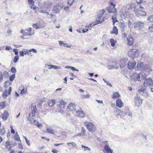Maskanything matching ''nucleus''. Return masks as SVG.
I'll use <instances>...</instances> for the list:
<instances>
[{"instance_id": "1", "label": "nucleus", "mask_w": 153, "mask_h": 153, "mask_svg": "<svg viewBox=\"0 0 153 153\" xmlns=\"http://www.w3.org/2000/svg\"><path fill=\"white\" fill-rule=\"evenodd\" d=\"M115 0H111L108 2V10L110 13L116 14L117 12V9L115 7L116 5V2L114 1Z\"/></svg>"}, {"instance_id": "2", "label": "nucleus", "mask_w": 153, "mask_h": 153, "mask_svg": "<svg viewBox=\"0 0 153 153\" xmlns=\"http://www.w3.org/2000/svg\"><path fill=\"white\" fill-rule=\"evenodd\" d=\"M146 7L141 5H140L139 8L135 9L134 11L136 15L138 17L146 16V13L145 11H143L144 10V7Z\"/></svg>"}, {"instance_id": "20", "label": "nucleus", "mask_w": 153, "mask_h": 153, "mask_svg": "<svg viewBox=\"0 0 153 153\" xmlns=\"http://www.w3.org/2000/svg\"><path fill=\"white\" fill-rule=\"evenodd\" d=\"M103 151L104 153L106 152V153H113V150L111 149L108 145H106L104 146V149Z\"/></svg>"}, {"instance_id": "42", "label": "nucleus", "mask_w": 153, "mask_h": 153, "mask_svg": "<svg viewBox=\"0 0 153 153\" xmlns=\"http://www.w3.org/2000/svg\"><path fill=\"white\" fill-rule=\"evenodd\" d=\"M75 0H68V5L71 6L74 2Z\"/></svg>"}, {"instance_id": "44", "label": "nucleus", "mask_w": 153, "mask_h": 153, "mask_svg": "<svg viewBox=\"0 0 153 153\" xmlns=\"http://www.w3.org/2000/svg\"><path fill=\"white\" fill-rule=\"evenodd\" d=\"M28 3L30 4L31 6H33L35 2L33 0H27Z\"/></svg>"}, {"instance_id": "29", "label": "nucleus", "mask_w": 153, "mask_h": 153, "mask_svg": "<svg viewBox=\"0 0 153 153\" xmlns=\"http://www.w3.org/2000/svg\"><path fill=\"white\" fill-rule=\"evenodd\" d=\"M136 2L138 4L140 5L142 4V6L146 7V3L145 1H143V0H136Z\"/></svg>"}, {"instance_id": "23", "label": "nucleus", "mask_w": 153, "mask_h": 153, "mask_svg": "<svg viewBox=\"0 0 153 153\" xmlns=\"http://www.w3.org/2000/svg\"><path fill=\"white\" fill-rule=\"evenodd\" d=\"M120 95L118 92H114L111 95V97L113 99H119L120 97Z\"/></svg>"}, {"instance_id": "53", "label": "nucleus", "mask_w": 153, "mask_h": 153, "mask_svg": "<svg viewBox=\"0 0 153 153\" xmlns=\"http://www.w3.org/2000/svg\"><path fill=\"white\" fill-rule=\"evenodd\" d=\"M24 138L25 139L27 144H28V145L30 146V141L28 140L27 138L26 137L24 136Z\"/></svg>"}, {"instance_id": "22", "label": "nucleus", "mask_w": 153, "mask_h": 153, "mask_svg": "<svg viewBox=\"0 0 153 153\" xmlns=\"http://www.w3.org/2000/svg\"><path fill=\"white\" fill-rule=\"evenodd\" d=\"M9 116V113L8 112L5 111L1 114V118L3 120H6Z\"/></svg>"}, {"instance_id": "46", "label": "nucleus", "mask_w": 153, "mask_h": 153, "mask_svg": "<svg viewBox=\"0 0 153 153\" xmlns=\"http://www.w3.org/2000/svg\"><path fill=\"white\" fill-rule=\"evenodd\" d=\"M67 144L69 146H71L72 147H74L76 145V144L74 142L68 143Z\"/></svg>"}, {"instance_id": "17", "label": "nucleus", "mask_w": 153, "mask_h": 153, "mask_svg": "<svg viewBox=\"0 0 153 153\" xmlns=\"http://www.w3.org/2000/svg\"><path fill=\"white\" fill-rule=\"evenodd\" d=\"M104 21V20L103 19H102L101 20H100V19L97 20L94 23H92L91 24H89L88 27L86 26V27H87L88 28H90V27H92V26L96 25L98 24H99L100 23H101Z\"/></svg>"}, {"instance_id": "35", "label": "nucleus", "mask_w": 153, "mask_h": 153, "mask_svg": "<svg viewBox=\"0 0 153 153\" xmlns=\"http://www.w3.org/2000/svg\"><path fill=\"white\" fill-rule=\"evenodd\" d=\"M112 19L113 20V25H114L115 23L118 21L117 19V17L115 16H113L112 17Z\"/></svg>"}, {"instance_id": "12", "label": "nucleus", "mask_w": 153, "mask_h": 153, "mask_svg": "<svg viewBox=\"0 0 153 153\" xmlns=\"http://www.w3.org/2000/svg\"><path fill=\"white\" fill-rule=\"evenodd\" d=\"M134 41V38L131 36H129L126 38V42L128 46H132Z\"/></svg>"}, {"instance_id": "31", "label": "nucleus", "mask_w": 153, "mask_h": 153, "mask_svg": "<svg viewBox=\"0 0 153 153\" xmlns=\"http://www.w3.org/2000/svg\"><path fill=\"white\" fill-rule=\"evenodd\" d=\"M126 65V61L125 59H122L120 60V66L121 68L124 67Z\"/></svg>"}, {"instance_id": "7", "label": "nucleus", "mask_w": 153, "mask_h": 153, "mask_svg": "<svg viewBox=\"0 0 153 153\" xmlns=\"http://www.w3.org/2000/svg\"><path fill=\"white\" fill-rule=\"evenodd\" d=\"M76 109V106L74 103H71L67 106V111L68 114L73 113Z\"/></svg>"}, {"instance_id": "30", "label": "nucleus", "mask_w": 153, "mask_h": 153, "mask_svg": "<svg viewBox=\"0 0 153 153\" xmlns=\"http://www.w3.org/2000/svg\"><path fill=\"white\" fill-rule=\"evenodd\" d=\"M33 52L35 53H36L37 52V51L36 49H31L28 50V55H30L31 56H33V54L31 52Z\"/></svg>"}, {"instance_id": "48", "label": "nucleus", "mask_w": 153, "mask_h": 153, "mask_svg": "<svg viewBox=\"0 0 153 153\" xmlns=\"http://www.w3.org/2000/svg\"><path fill=\"white\" fill-rule=\"evenodd\" d=\"M148 29L149 32H153V24H152L151 26L149 27Z\"/></svg>"}, {"instance_id": "16", "label": "nucleus", "mask_w": 153, "mask_h": 153, "mask_svg": "<svg viewBox=\"0 0 153 153\" xmlns=\"http://www.w3.org/2000/svg\"><path fill=\"white\" fill-rule=\"evenodd\" d=\"M11 91V88L10 86H9L8 91L7 90H5L3 92L2 94V97L4 98H6L8 95L10 94Z\"/></svg>"}, {"instance_id": "64", "label": "nucleus", "mask_w": 153, "mask_h": 153, "mask_svg": "<svg viewBox=\"0 0 153 153\" xmlns=\"http://www.w3.org/2000/svg\"><path fill=\"white\" fill-rule=\"evenodd\" d=\"M11 48L10 46H7L6 47V49L7 50H9L11 49Z\"/></svg>"}, {"instance_id": "27", "label": "nucleus", "mask_w": 153, "mask_h": 153, "mask_svg": "<svg viewBox=\"0 0 153 153\" xmlns=\"http://www.w3.org/2000/svg\"><path fill=\"white\" fill-rule=\"evenodd\" d=\"M128 14L129 13L127 11H123L120 14V17L122 18L125 19L127 17Z\"/></svg>"}, {"instance_id": "59", "label": "nucleus", "mask_w": 153, "mask_h": 153, "mask_svg": "<svg viewBox=\"0 0 153 153\" xmlns=\"http://www.w3.org/2000/svg\"><path fill=\"white\" fill-rule=\"evenodd\" d=\"M81 146L82 148H84L85 150H89L90 149L88 147H86V146H84L83 145H82Z\"/></svg>"}, {"instance_id": "33", "label": "nucleus", "mask_w": 153, "mask_h": 153, "mask_svg": "<svg viewBox=\"0 0 153 153\" xmlns=\"http://www.w3.org/2000/svg\"><path fill=\"white\" fill-rule=\"evenodd\" d=\"M123 111H121L120 109H118L117 108L116 110L114 111V112L115 115L118 116L120 115V114L122 113Z\"/></svg>"}, {"instance_id": "37", "label": "nucleus", "mask_w": 153, "mask_h": 153, "mask_svg": "<svg viewBox=\"0 0 153 153\" xmlns=\"http://www.w3.org/2000/svg\"><path fill=\"white\" fill-rule=\"evenodd\" d=\"M50 9L49 8L47 7V10H41L39 11V12L40 13H46L47 14H49V13L48 12H47V11H50Z\"/></svg>"}, {"instance_id": "47", "label": "nucleus", "mask_w": 153, "mask_h": 153, "mask_svg": "<svg viewBox=\"0 0 153 153\" xmlns=\"http://www.w3.org/2000/svg\"><path fill=\"white\" fill-rule=\"evenodd\" d=\"M148 20L151 22H153V15L149 16L148 17Z\"/></svg>"}, {"instance_id": "21", "label": "nucleus", "mask_w": 153, "mask_h": 153, "mask_svg": "<svg viewBox=\"0 0 153 153\" xmlns=\"http://www.w3.org/2000/svg\"><path fill=\"white\" fill-rule=\"evenodd\" d=\"M27 92V88H24V86L21 85L19 87L18 92L21 94H24Z\"/></svg>"}, {"instance_id": "3", "label": "nucleus", "mask_w": 153, "mask_h": 153, "mask_svg": "<svg viewBox=\"0 0 153 153\" xmlns=\"http://www.w3.org/2000/svg\"><path fill=\"white\" fill-rule=\"evenodd\" d=\"M31 108V113L29 114L27 119L30 121L32 122L34 119L33 117H35L37 112L36 105H33V103H32Z\"/></svg>"}, {"instance_id": "56", "label": "nucleus", "mask_w": 153, "mask_h": 153, "mask_svg": "<svg viewBox=\"0 0 153 153\" xmlns=\"http://www.w3.org/2000/svg\"><path fill=\"white\" fill-rule=\"evenodd\" d=\"M89 97V96L88 94H87L85 95H83L82 96V97L83 98H88Z\"/></svg>"}, {"instance_id": "19", "label": "nucleus", "mask_w": 153, "mask_h": 153, "mask_svg": "<svg viewBox=\"0 0 153 153\" xmlns=\"http://www.w3.org/2000/svg\"><path fill=\"white\" fill-rule=\"evenodd\" d=\"M116 105L119 108H121L124 106V103L120 99H118L116 101Z\"/></svg>"}, {"instance_id": "34", "label": "nucleus", "mask_w": 153, "mask_h": 153, "mask_svg": "<svg viewBox=\"0 0 153 153\" xmlns=\"http://www.w3.org/2000/svg\"><path fill=\"white\" fill-rule=\"evenodd\" d=\"M110 42L111 43V46L113 47H114L115 46L117 42V41L113 39H110Z\"/></svg>"}, {"instance_id": "15", "label": "nucleus", "mask_w": 153, "mask_h": 153, "mask_svg": "<svg viewBox=\"0 0 153 153\" xmlns=\"http://www.w3.org/2000/svg\"><path fill=\"white\" fill-rule=\"evenodd\" d=\"M146 88H142L138 90V92L140 94L142 95L148 97L149 96L148 93L146 91Z\"/></svg>"}, {"instance_id": "57", "label": "nucleus", "mask_w": 153, "mask_h": 153, "mask_svg": "<svg viewBox=\"0 0 153 153\" xmlns=\"http://www.w3.org/2000/svg\"><path fill=\"white\" fill-rule=\"evenodd\" d=\"M10 128H11V133L12 134H14L15 133V131L13 129V127L12 126H10Z\"/></svg>"}, {"instance_id": "9", "label": "nucleus", "mask_w": 153, "mask_h": 153, "mask_svg": "<svg viewBox=\"0 0 153 153\" xmlns=\"http://www.w3.org/2000/svg\"><path fill=\"white\" fill-rule=\"evenodd\" d=\"M144 86L145 87H150L153 85V81L151 78L146 79L144 81Z\"/></svg>"}, {"instance_id": "38", "label": "nucleus", "mask_w": 153, "mask_h": 153, "mask_svg": "<svg viewBox=\"0 0 153 153\" xmlns=\"http://www.w3.org/2000/svg\"><path fill=\"white\" fill-rule=\"evenodd\" d=\"M33 28H35L36 29H39L42 27V26L38 25L36 24H33Z\"/></svg>"}, {"instance_id": "58", "label": "nucleus", "mask_w": 153, "mask_h": 153, "mask_svg": "<svg viewBox=\"0 0 153 153\" xmlns=\"http://www.w3.org/2000/svg\"><path fill=\"white\" fill-rule=\"evenodd\" d=\"M19 55L21 56H24V53L23 51H19Z\"/></svg>"}, {"instance_id": "40", "label": "nucleus", "mask_w": 153, "mask_h": 153, "mask_svg": "<svg viewBox=\"0 0 153 153\" xmlns=\"http://www.w3.org/2000/svg\"><path fill=\"white\" fill-rule=\"evenodd\" d=\"M10 85V83L8 81H6L5 82L4 85V87L6 89L7 88V87L9 86Z\"/></svg>"}, {"instance_id": "45", "label": "nucleus", "mask_w": 153, "mask_h": 153, "mask_svg": "<svg viewBox=\"0 0 153 153\" xmlns=\"http://www.w3.org/2000/svg\"><path fill=\"white\" fill-rule=\"evenodd\" d=\"M33 6H30V7L31 9H33L34 10H36L37 11H39V8L38 7H36V6H34L33 7Z\"/></svg>"}, {"instance_id": "11", "label": "nucleus", "mask_w": 153, "mask_h": 153, "mask_svg": "<svg viewBox=\"0 0 153 153\" xmlns=\"http://www.w3.org/2000/svg\"><path fill=\"white\" fill-rule=\"evenodd\" d=\"M144 25V23L141 22H137L134 24V29L136 30H138L142 27Z\"/></svg>"}, {"instance_id": "39", "label": "nucleus", "mask_w": 153, "mask_h": 153, "mask_svg": "<svg viewBox=\"0 0 153 153\" xmlns=\"http://www.w3.org/2000/svg\"><path fill=\"white\" fill-rule=\"evenodd\" d=\"M46 130L48 133L54 134L55 133V131L52 129H51L49 128H47Z\"/></svg>"}, {"instance_id": "28", "label": "nucleus", "mask_w": 153, "mask_h": 153, "mask_svg": "<svg viewBox=\"0 0 153 153\" xmlns=\"http://www.w3.org/2000/svg\"><path fill=\"white\" fill-rule=\"evenodd\" d=\"M105 11L104 9L100 10L98 13V16L99 19L102 17L104 13H105Z\"/></svg>"}, {"instance_id": "24", "label": "nucleus", "mask_w": 153, "mask_h": 153, "mask_svg": "<svg viewBox=\"0 0 153 153\" xmlns=\"http://www.w3.org/2000/svg\"><path fill=\"white\" fill-rule=\"evenodd\" d=\"M48 103L49 106H52L55 104L56 100L54 99L49 100L48 101Z\"/></svg>"}, {"instance_id": "50", "label": "nucleus", "mask_w": 153, "mask_h": 153, "mask_svg": "<svg viewBox=\"0 0 153 153\" xmlns=\"http://www.w3.org/2000/svg\"><path fill=\"white\" fill-rule=\"evenodd\" d=\"M11 71L13 73H15L16 71V70L14 67H12L11 69Z\"/></svg>"}, {"instance_id": "51", "label": "nucleus", "mask_w": 153, "mask_h": 153, "mask_svg": "<svg viewBox=\"0 0 153 153\" xmlns=\"http://www.w3.org/2000/svg\"><path fill=\"white\" fill-rule=\"evenodd\" d=\"M5 102H2L1 103V107H2L1 108H3L5 107Z\"/></svg>"}, {"instance_id": "5", "label": "nucleus", "mask_w": 153, "mask_h": 153, "mask_svg": "<svg viewBox=\"0 0 153 153\" xmlns=\"http://www.w3.org/2000/svg\"><path fill=\"white\" fill-rule=\"evenodd\" d=\"M128 55L133 59L139 56L138 51L136 49H131L128 52Z\"/></svg>"}, {"instance_id": "18", "label": "nucleus", "mask_w": 153, "mask_h": 153, "mask_svg": "<svg viewBox=\"0 0 153 153\" xmlns=\"http://www.w3.org/2000/svg\"><path fill=\"white\" fill-rule=\"evenodd\" d=\"M61 8V6L59 4H58L56 5L53 7L52 10L53 13H59Z\"/></svg>"}, {"instance_id": "13", "label": "nucleus", "mask_w": 153, "mask_h": 153, "mask_svg": "<svg viewBox=\"0 0 153 153\" xmlns=\"http://www.w3.org/2000/svg\"><path fill=\"white\" fill-rule=\"evenodd\" d=\"M136 62L133 59L130 60L128 63V68L129 69H133L135 68Z\"/></svg>"}, {"instance_id": "55", "label": "nucleus", "mask_w": 153, "mask_h": 153, "mask_svg": "<svg viewBox=\"0 0 153 153\" xmlns=\"http://www.w3.org/2000/svg\"><path fill=\"white\" fill-rule=\"evenodd\" d=\"M51 151L53 153H57L58 152L57 149H52Z\"/></svg>"}, {"instance_id": "25", "label": "nucleus", "mask_w": 153, "mask_h": 153, "mask_svg": "<svg viewBox=\"0 0 153 153\" xmlns=\"http://www.w3.org/2000/svg\"><path fill=\"white\" fill-rule=\"evenodd\" d=\"M118 29L117 27L115 26H114L112 30L110 31V33L111 34H114L116 35H117L118 33Z\"/></svg>"}, {"instance_id": "43", "label": "nucleus", "mask_w": 153, "mask_h": 153, "mask_svg": "<svg viewBox=\"0 0 153 153\" xmlns=\"http://www.w3.org/2000/svg\"><path fill=\"white\" fill-rule=\"evenodd\" d=\"M15 139L18 141H21L20 137L18 135L17 132H16L15 134Z\"/></svg>"}, {"instance_id": "62", "label": "nucleus", "mask_w": 153, "mask_h": 153, "mask_svg": "<svg viewBox=\"0 0 153 153\" xmlns=\"http://www.w3.org/2000/svg\"><path fill=\"white\" fill-rule=\"evenodd\" d=\"M88 30V29L85 28L82 30V32L83 33H85L87 32Z\"/></svg>"}, {"instance_id": "6", "label": "nucleus", "mask_w": 153, "mask_h": 153, "mask_svg": "<svg viewBox=\"0 0 153 153\" xmlns=\"http://www.w3.org/2000/svg\"><path fill=\"white\" fill-rule=\"evenodd\" d=\"M20 32L23 34V36H31L34 34V32L32 31V29L31 27L27 28L25 30L22 29Z\"/></svg>"}, {"instance_id": "49", "label": "nucleus", "mask_w": 153, "mask_h": 153, "mask_svg": "<svg viewBox=\"0 0 153 153\" xmlns=\"http://www.w3.org/2000/svg\"><path fill=\"white\" fill-rule=\"evenodd\" d=\"M33 122L36 123V122L37 123L36 125L37 127H39L42 126V125L41 124L39 123L38 121H36V120H33Z\"/></svg>"}, {"instance_id": "10", "label": "nucleus", "mask_w": 153, "mask_h": 153, "mask_svg": "<svg viewBox=\"0 0 153 153\" xmlns=\"http://www.w3.org/2000/svg\"><path fill=\"white\" fill-rule=\"evenodd\" d=\"M143 100L139 96H137L134 97V102L136 106L139 107L142 104Z\"/></svg>"}, {"instance_id": "54", "label": "nucleus", "mask_w": 153, "mask_h": 153, "mask_svg": "<svg viewBox=\"0 0 153 153\" xmlns=\"http://www.w3.org/2000/svg\"><path fill=\"white\" fill-rule=\"evenodd\" d=\"M23 51L24 52V55H28V50H27L24 49V50H23Z\"/></svg>"}, {"instance_id": "14", "label": "nucleus", "mask_w": 153, "mask_h": 153, "mask_svg": "<svg viewBox=\"0 0 153 153\" xmlns=\"http://www.w3.org/2000/svg\"><path fill=\"white\" fill-rule=\"evenodd\" d=\"M131 78L134 81H141L140 80V76L138 74L135 73L132 74L131 76Z\"/></svg>"}, {"instance_id": "4", "label": "nucleus", "mask_w": 153, "mask_h": 153, "mask_svg": "<svg viewBox=\"0 0 153 153\" xmlns=\"http://www.w3.org/2000/svg\"><path fill=\"white\" fill-rule=\"evenodd\" d=\"M66 102H65L63 100H61L59 102V104L57 105V109L62 114H64V111L63 109L65 108Z\"/></svg>"}, {"instance_id": "8", "label": "nucleus", "mask_w": 153, "mask_h": 153, "mask_svg": "<svg viewBox=\"0 0 153 153\" xmlns=\"http://www.w3.org/2000/svg\"><path fill=\"white\" fill-rule=\"evenodd\" d=\"M86 127L88 130L90 132H93L96 131V129L95 126L91 123L88 122L85 123Z\"/></svg>"}, {"instance_id": "41", "label": "nucleus", "mask_w": 153, "mask_h": 153, "mask_svg": "<svg viewBox=\"0 0 153 153\" xmlns=\"http://www.w3.org/2000/svg\"><path fill=\"white\" fill-rule=\"evenodd\" d=\"M15 77V74H13L10 76L9 80L11 81H13Z\"/></svg>"}, {"instance_id": "36", "label": "nucleus", "mask_w": 153, "mask_h": 153, "mask_svg": "<svg viewBox=\"0 0 153 153\" xmlns=\"http://www.w3.org/2000/svg\"><path fill=\"white\" fill-rule=\"evenodd\" d=\"M78 116L81 117H83L85 116V114L84 112L82 111H78Z\"/></svg>"}, {"instance_id": "63", "label": "nucleus", "mask_w": 153, "mask_h": 153, "mask_svg": "<svg viewBox=\"0 0 153 153\" xmlns=\"http://www.w3.org/2000/svg\"><path fill=\"white\" fill-rule=\"evenodd\" d=\"M125 27V25L123 23H121V27L122 28H124Z\"/></svg>"}, {"instance_id": "60", "label": "nucleus", "mask_w": 153, "mask_h": 153, "mask_svg": "<svg viewBox=\"0 0 153 153\" xmlns=\"http://www.w3.org/2000/svg\"><path fill=\"white\" fill-rule=\"evenodd\" d=\"M5 130L4 129H2L1 130V135H2L4 134L5 133Z\"/></svg>"}, {"instance_id": "26", "label": "nucleus", "mask_w": 153, "mask_h": 153, "mask_svg": "<svg viewBox=\"0 0 153 153\" xmlns=\"http://www.w3.org/2000/svg\"><path fill=\"white\" fill-rule=\"evenodd\" d=\"M85 130L84 127H82L81 128V132L77 134L76 135V136H84L85 133Z\"/></svg>"}, {"instance_id": "52", "label": "nucleus", "mask_w": 153, "mask_h": 153, "mask_svg": "<svg viewBox=\"0 0 153 153\" xmlns=\"http://www.w3.org/2000/svg\"><path fill=\"white\" fill-rule=\"evenodd\" d=\"M18 59H19V57L18 56H15L14 58V59H13V62L14 63H16V62H17V61Z\"/></svg>"}, {"instance_id": "61", "label": "nucleus", "mask_w": 153, "mask_h": 153, "mask_svg": "<svg viewBox=\"0 0 153 153\" xmlns=\"http://www.w3.org/2000/svg\"><path fill=\"white\" fill-rule=\"evenodd\" d=\"M18 50L16 49H13V52L15 53V55H17L18 54Z\"/></svg>"}, {"instance_id": "32", "label": "nucleus", "mask_w": 153, "mask_h": 153, "mask_svg": "<svg viewBox=\"0 0 153 153\" xmlns=\"http://www.w3.org/2000/svg\"><path fill=\"white\" fill-rule=\"evenodd\" d=\"M143 66V63L141 62H138L137 65V68L138 70L142 69Z\"/></svg>"}]
</instances>
